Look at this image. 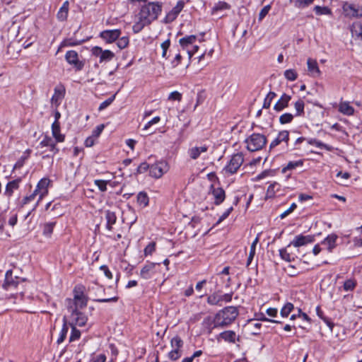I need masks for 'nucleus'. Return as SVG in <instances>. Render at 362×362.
Returning <instances> with one entry per match:
<instances>
[{
  "mask_svg": "<svg viewBox=\"0 0 362 362\" xmlns=\"http://www.w3.org/2000/svg\"><path fill=\"white\" fill-rule=\"evenodd\" d=\"M339 110L346 115H352L354 112V109L353 107L349 105V103L343 102L339 104Z\"/></svg>",
  "mask_w": 362,
  "mask_h": 362,
  "instance_id": "obj_32",
  "label": "nucleus"
},
{
  "mask_svg": "<svg viewBox=\"0 0 362 362\" xmlns=\"http://www.w3.org/2000/svg\"><path fill=\"white\" fill-rule=\"evenodd\" d=\"M314 11L318 16L321 15H331L332 11L327 6H315L314 7Z\"/></svg>",
  "mask_w": 362,
  "mask_h": 362,
  "instance_id": "obj_40",
  "label": "nucleus"
},
{
  "mask_svg": "<svg viewBox=\"0 0 362 362\" xmlns=\"http://www.w3.org/2000/svg\"><path fill=\"white\" fill-rule=\"evenodd\" d=\"M351 35L362 41V22L354 23L351 28Z\"/></svg>",
  "mask_w": 362,
  "mask_h": 362,
  "instance_id": "obj_26",
  "label": "nucleus"
},
{
  "mask_svg": "<svg viewBox=\"0 0 362 362\" xmlns=\"http://www.w3.org/2000/svg\"><path fill=\"white\" fill-rule=\"evenodd\" d=\"M291 99V96L284 93L280 99L274 105V109L277 112L282 111L284 109L288 106V103Z\"/></svg>",
  "mask_w": 362,
  "mask_h": 362,
  "instance_id": "obj_20",
  "label": "nucleus"
},
{
  "mask_svg": "<svg viewBox=\"0 0 362 362\" xmlns=\"http://www.w3.org/2000/svg\"><path fill=\"white\" fill-rule=\"evenodd\" d=\"M81 337V332L72 325L71 332L69 337V341H74L78 339Z\"/></svg>",
  "mask_w": 362,
  "mask_h": 362,
  "instance_id": "obj_53",
  "label": "nucleus"
},
{
  "mask_svg": "<svg viewBox=\"0 0 362 362\" xmlns=\"http://www.w3.org/2000/svg\"><path fill=\"white\" fill-rule=\"evenodd\" d=\"M18 187V180H13L11 182H9L6 187V194L8 196H11L13 193V190L17 189Z\"/></svg>",
  "mask_w": 362,
  "mask_h": 362,
  "instance_id": "obj_45",
  "label": "nucleus"
},
{
  "mask_svg": "<svg viewBox=\"0 0 362 362\" xmlns=\"http://www.w3.org/2000/svg\"><path fill=\"white\" fill-rule=\"evenodd\" d=\"M128 45H129V37H122L120 38L119 37L118 38L117 46L120 49H124V48L127 47Z\"/></svg>",
  "mask_w": 362,
  "mask_h": 362,
  "instance_id": "obj_56",
  "label": "nucleus"
},
{
  "mask_svg": "<svg viewBox=\"0 0 362 362\" xmlns=\"http://www.w3.org/2000/svg\"><path fill=\"white\" fill-rule=\"evenodd\" d=\"M294 309V306L291 303H287L284 305V306L281 310V315L284 317H286L291 313V311Z\"/></svg>",
  "mask_w": 362,
  "mask_h": 362,
  "instance_id": "obj_42",
  "label": "nucleus"
},
{
  "mask_svg": "<svg viewBox=\"0 0 362 362\" xmlns=\"http://www.w3.org/2000/svg\"><path fill=\"white\" fill-rule=\"evenodd\" d=\"M52 136L56 140V142H63L65 136L64 134H60V124L58 121H54L52 124Z\"/></svg>",
  "mask_w": 362,
  "mask_h": 362,
  "instance_id": "obj_22",
  "label": "nucleus"
},
{
  "mask_svg": "<svg viewBox=\"0 0 362 362\" xmlns=\"http://www.w3.org/2000/svg\"><path fill=\"white\" fill-rule=\"evenodd\" d=\"M288 248L289 247H288L287 246L286 248H282L279 250V255L281 259L291 262L295 259L296 256L293 255L292 252H289L288 250Z\"/></svg>",
  "mask_w": 362,
  "mask_h": 362,
  "instance_id": "obj_30",
  "label": "nucleus"
},
{
  "mask_svg": "<svg viewBox=\"0 0 362 362\" xmlns=\"http://www.w3.org/2000/svg\"><path fill=\"white\" fill-rule=\"evenodd\" d=\"M314 236L313 235H303L302 234L296 235L294 239L288 245V247H290L291 245L295 247H299L301 246H304L308 243H311L314 242Z\"/></svg>",
  "mask_w": 362,
  "mask_h": 362,
  "instance_id": "obj_11",
  "label": "nucleus"
},
{
  "mask_svg": "<svg viewBox=\"0 0 362 362\" xmlns=\"http://www.w3.org/2000/svg\"><path fill=\"white\" fill-rule=\"evenodd\" d=\"M150 166L151 165L146 162L141 163L136 168V173L141 174L146 172L148 169L150 170Z\"/></svg>",
  "mask_w": 362,
  "mask_h": 362,
  "instance_id": "obj_59",
  "label": "nucleus"
},
{
  "mask_svg": "<svg viewBox=\"0 0 362 362\" xmlns=\"http://www.w3.org/2000/svg\"><path fill=\"white\" fill-rule=\"evenodd\" d=\"M289 140V132L286 130L281 131L279 133L277 137L274 139L270 144L269 148H273L279 145L282 141L288 143Z\"/></svg>",
  "mask_w": 362,
  "mask_h": 362,
  "instance_id": "obj_19",
  "label": "nucleus"
},
{
  "mask_svg": "<svg viewBox=\"0 0 362 362\" xmlns=\"http://www.w3.org/2000/svg\"><path fill=\"white\" fill-rule=\"evenodd\" d=\"M209 194H211L214 199V204L220 205L226 199V193L223 188L215 187L214 185H211Z\"/></svg>",
  "mask_w": 362,
  "mask_h": 362,
  "instance_id": "obj_10",
  "label": "nucleus"
},
{
  "mask_svg": "<svg viewBox=\"0 0 362 362\" xmlns=\"http://www.w3.org/2000/svg\"><path fill=\"white\" fill-rule=\"evenodd\" d=\"M181 99H182V94L177 91L172 92L168 96V100H170L180 101Z\"/></svg>",
  "mask_w": 362,
  "mask_h": 362,
  "instance_id": "obj_63",
  "label": "nucleus"
},
{
  "mask_svg": "<svg viewBox=\"0 0 362 362\" xmlns=\"http://www.w3.org/2000/svg\"><path fill=\"white\" fill-rule=\"evenodd\" d=\"M356 286V283L351 279L346 280L344 284V289L345 291H351Z\"/></svg>",
  "mask_w": 362,
  "mask_h": 362,
  "instance_id": "obj_61",
  "label": "nucleus"
},
{
  "mask_svg": "<svg viewBox=\"0 0 362 362\" xmlns=\"http://www.w3.org/2000/svg\"><path fill=\"white\" fill-rule=\"evenodd\" d=\"M65 95V88L63 85H59L54 88V93L51 98V103L56 107L59 106L61 100Z\"/></svg>",
  "mask_w": 362,
  "mask_h": 362,
  "instance_id": "obj_16",
  "label": "nucleus"
},
{
  "mask_svg": "<svg viewBox=\"0 0 362 362\" xmlns=\"http://www.w3.org/2000/svg\"><path fill=\"white\" fill-rule=\"evenodd\" d=\"M106 356L103 354H100L95 356H93L90 361V362H105Z\"/></svg>",
  "mask_w": 362,
  "mask_h": 362,
  "instance_id": "obj_64",
  "label": "nucleus"
},
{
  "mask_svg": "<svg viewBox=\"0 0 362 362\" xmlns=\"http://www.w3.org/2000/svg\"><path fill=\"white\" fill-rule=\"evenodd\" d=\"M83 42H84V40H73V39H67V40H64L62 42L60 47H68V46H70V47L76 46V45H81Z\"/></svg>",
  "mask_w": 362,
  "mask_h": 362,
  "instance_id": "obj_47",
  "label": "nucleus"
},
{
  "mask_svg": "<svg viewBox=\"0 0 362 362\" xmlns=\"http://www.w3.org/2000/svg\"><path fill=\"white\" fill-rule=\"evenodd\" d=\"M207 150H208V146L206 145H204V146H199V147H197V146L193 147L189 150L188 153H189V157L192 159L196 160L199 157V156L202 153H205L207 151Z\"/></svg>",
  "mask_w": 362,
  "mask_h": 362,
  "instance_id": "obj_23",
  "label": "nucleus"
},
{
  "mask_svg": "<svg viewBox=\"0 0 362 362\" xmlns=\"http://www.w3.org/2000/svg\"><path fill=\"white\" fill-rule=\"evenodd\" d=\"M69 3L68 1H66L64 2L62 7L59 8L58 13H57V18L61 21H64L66 20L69 13Z\"/></svg>",
  "mask_w": 362,
  "mask_h": 362,
  "instance_id": "obj_29",
  "label": "nucleus"
},
{
  "mask_svg": "<svg viewBox=\"0 0 362 362\" xmlns=\"http://www.w3.org/2000/svg\"><path fill=\"white\" fill-rule=\"evenodd\" d=\"M115 57V54L110 50H103L100 57V63L107 62L111 61Z\"/></svg>",
  "mask_w": 362,
  "mask_h": 362,
  "instance_id": "obj_38",
  "label": "nucleus"
},
{
  "mask_svg": "<svg viewBox=\"0 0 362 362\" xmlns=\"http://www.w3.org/2000/svg\"><path fill=\"white\" fill-rule=\"evenodd\" d=\"M121 35L120 30H107L100 33V36L107 42L111 43L117 40Z\"/></svg>",
  "mask_w": 362,
  "mask_h": 362,
  "instance_id": "obj_15",
  "label": "nucleus"
},
{
  "mask_svg": "<svg viewBox=\"0 0 362 362\" xmlns=\"http://www.w3.org/2000/svg\"><path fill=\"white\" fill-rule=\"evenodd\" d=\"M303 165V160L295 161H289L286 167L282 169V173H285L287 170H292L298 167H301Z\"/></svg>",
  "mask_w": 362,
  "mask_h": 362,
  "instance_id": "obj_34",
  "label": "nucleus"
},
{
  "mask_svg": "<svg viewBox=\"0 0 362 362\" xmlns=\"http://www.w3.org/2000/svg\"><path fill=\"white\" fill-rule=\"evenodd\" d=\"M159 265L156 263H148L145 264L140 272V276L144 279H148L153 277L156 272V267Z\"/></svg>",
  "mask_w": 362,
  "mask_h": 362,
  "instance_id": "obj_17",
  "label": "nucleus"
},
{
  "mask_svg": "<svg viewBox=\"0 0 362 362\" xmlns=\"http://www.w3.org/2000/svg\"><path fill=\"white\" fill-rule=\"evenodd\" d=\"M295 115L291 113H284L279 117V122L282 124L291 122Z\"/></svg>",
  "mask_w": 362,
  "mask_h": 362,
  "instance_id": "obj_49",
  "label": "nucleus"
},
{
  "mask_svg": "<svg viewBox=\"0 0 362 362\" xmlns=\"http://www.w3.org/2000/svg\"><path fill=\"white\" fill-rule=\"evenodd\" d=\"M161 11L162 4L159 2H149L142 6L137 15V21L133 25V32L138 33L141 31L145 26L158 18Z\"/></svg>",
  "mask_w": 362,
  "mask_h": 362,
  "instance_id": "obj_1",
  "label": "nucleus"
},
{
  "mask_svg": "<svg viewBox=\"0 0 362 362\" xmlns=\"http://www.w3.org/2000/svg\"><path fill=\"white\" fill-rule=\"evenodd\" d=\"M280 185L277 182L271 184L267 189V197L272 198L275 195L276 191L279 189Z\"/></svg>",
  "mask_w": 362,
  "mask_h": 362,
  "instance_id": "obj_43",
  "label": "nucleus"
},
{
  "mask_svg": "<svg viewBox=\"0 0 362 362\" xmlns=\"http://www.w3.org/2000/svg\"><path fill=\"white\" fill-rule=\"evenodd\" d=\"M230 8V6L225 1H218L212 8V13H214L219 11L227 10Z\"/></svg>",
  "mask_w": 362,
  "mask_h": 362,
  "instance_id": "obj_44",
  "label": "nucleus"
},
{
  "mask_svg": "<svg viewBox=\"0 0 362 362\" xmlns=\"http://www.w3.org/2000/svg\"><path fill=\"white\" fill-rule=\"evenodd\" d=\"M173 349L180 350L183 346V341L179 336L174 337L170 341Z\"/></svg>",
  "mask_w": 362,
  "mask_h": 362,
  "instance_id": "obj_41",
  "label": "nucleus"
},
{
  "mask_svg": "<svg viewBox=\"0 0 362 362\" xmlns=\"http://www.w3.org/2000/svg\"><path fill=\"white\" fill-rule=\"evenodd\" d=\"M221 338L226 341L234 343L236 340V334L232 330L224 331L220 334Z\"/></svg>",
  "mask_w": 362,
  "mask_h": 362,
  "instance_id": "obj_31",
  "label": "nucleus"
},
{
  "mask_svg": "<svg viewBox=\"0 0 362 362\" xmlns=\"http://www.w3.org/2000/svg\"><path fill=\"white\" fill-rule=\"evenodd\" d=\"M84 286L78 285L74 289V300L80 299L81 298H86L84 296Z\"/></svg>",
  "mask_w": 362,
  "mask_h": 362,
  "instance_id": "obj_39",
  "label": "nucleus"
},
{
  "mask_svg": "<svg viewBox=\"0 0 362 362\" xmlns=\"http://www.w3.org/2000/svg\"><path fill=\"white\" fill-rule=\"evenodd\" d=\"M244 161L243 154L242 153H237L232 156L228 163L225 166L224 170L230 174L233 175L235 173L240 167L242 165Z\"/></svg>",
  "mask_w": 362,
  "mask_h": 362,
  "instance_id": "obj_5",
  "label": "nucleus"
},
{
  "mask_svg": "<svg viewBox=\"0 0 362 362\" xmlns=\"http://www.w3.org/2000/svg\"><path fill=\"white\" fill-rule=\"evenodd\" d=\"M197 40V36L194 35L185 36L180 39L179 42L183 50H185L188 54L189 59L190 60L192 57L199 49L197 45H194V42Z\"/></svg>",
  "mask_w": 362,
  "mask_h": 362,
  "instance_id": "obj_4",
  "label": "nucleus"
},
{
  "mask_svg": "<svg viewBox=\"0 0 362 362\" xmlns=\"http://www.w3.org/2000/svg\"><path fill=\"white\" fill-rule=\"evenodd\" d=\"M185 6V2L182 0L178 1L175 6L169 11L165 16V22L170 23L176 19L179 13L182 11Z\"/></svg>",
  "mask_w": 362,
  "mask_h": 362,
  "instance_id": "obj_12",
  "label": "nucleus"
},
{
  "mask_svg": "<svg viewBox=\"0 0 362 362\" xmlns=\"http://www.w3.org/2000/svg\"><path fill=\"white\" fill-rule=\"evenodd\" d=\"M284 76L287 80L293 81L297 78L298 74L295 70L288 69L284 71Z\"/></svg>",
  "mask_w": 362,
  "mask_h": 362,
  "instance_id": "obj_50",
  "label": "nucleus"
},
{
  "mask_svg": "<svg viewBox=\"0 0 362 362\" xmlns=\"http://www.w3.org/2000/svg\"><path fill=\"white\" fill-rule=\"evenodd\" d=\"M207 303L211 305L222 306L221 292L216 291L207 297Z\"/></svg>",
  "mask_w": 362,
  "mask_h": 362,
  "instance_id": "obj_25",
  "label": "nucleus"
},
{
  "mask_svg": "<svg viewBox=\"0 0 362 362\" xmlns=\"http://www.w3.org/2000/svg\"><path fill=\"white\" fill-rule=\"evenodd\" d=\"M238 315V310L235 306H228L219 310L214 320L211 317L204 319V323L211 325L214 323V327H223L230 325Z\"/></svg>",
  "mask_w": 362,
  "mask_h": 362,
  "instance_id": "obj_2",
  "label": "nucleus"
},
{
  "mask_svg": "<svg viewBox=\"0 0 362 362\" xmlns=\"http://www.w3.org/2000/svg\"><path fill=\"white\" fill-rule=\"evenodd\" d=\"M156 243L153 242L150 243L144 249V255L146 256L151 255L155 251Z\"/></svg>",
  "mask_w": 362,
  "mask_h": 362,
  "instance_id": "obj_58",
  "label": "nucleus"
},
{
  "mask_svg": "<svg viewBox=\"0 0 362 362\" xmlns=\"http://www.w3.org/2000/svg\"><path fill=\"white\" fill-rule=\"evenodd\" d=\"M67 307L69 305H72L74 308H76L77 310L78 308H83L86 307L87 302H88V298H81L80 299L77 300H71V299H67Z\"/></svg>",
  "mask_w": 362,
  "mask_h": 362,
  "instance_id": "obj_24",
  "label": "nucleus"
},
{
  "mask_svg": "<svg viewBox=\"0 0 362 362\" xmlns=\"http://www.w3.org/2000/svg\"><path fill=\"white\" fill-rule=\"evenodd\" d=\"M286 272L290 276H296L300 272L298 271L295 266L289 264L286 269Z\"/></svg>",
  "mask_w": 362,
  "mask_h": 362,
  "instance_id": "obj_55",
  "label": "nucleus"
},
{
  "mask_svg": "<svg viewBox=\"0 0 362 362\" xmlns=\"http://www.w3.org/2000/svg\"><path fill=\"white\" fill-rule=\"evenodd\" d=\"M50 183V180L48 178H42L37 183V187L35 190H37L38 193H40L38 202L40 201L42 197L47 194V187Z\"/></svg>",
  "mask_w": 362,
  "mask_h": 362,
  "instance_id": "obj_18",
  "label": "nucleus"
},
{
  "mask_svg": "<svg viewBox=\"0 0 362 362\" xmlns=\"http://www.w3.org/2000/svg\"><path fill=\"white\" fill-rule=\"evenodd\" d=\"M19 282V277L13 276L12 270H8L5 274V281L3 284V288L6 290H8L11 288H16Z\"/></svg>",
  "mask_w": 362,
  "mask_h": 362,
  "instance_id": "obj_13",
  "label": "nucleus"
},
{
  "mask_svg": "<svg viewBox=\"0 0 362 362\" xmlns=\"http://www.w3.org/2000/svg\"><path fill=\"white\" fill-rule=\"evenodd\" d=\"M294 107L296 111L294 115L296 117L303 116L305 114L304 108H305V103L302 99H298L294 103Z\"/></svg>",
  "mask_w": 362,
  "mask_h": 362,
  "instance_id": "obj_33",
  "label": "nucleus"
},
{
  "mask_svg": "<svg viewBox=\"0 0 362 362\" xmlns=\"http://www.w3.org/2000/svg\"><path fill=\"white\" fill-rule=\"evenodd\" d=\"M137 202L142 207L148 206L149 198L147 194L144 192H140L137 195Z\"/></svg>",
  "mask_w": 362,
  "mask_h": 362,
  "instance_id": "obj_36",
  "label": "nucleus"
},
{
  "mask_svg": "<svg viewBox=\"0 0 362 362\" xmlns=\"http://www.w3.org/2000/svg\"><path fill=\"white\" fill-rule=\"evenodd\" d=\"M337 238L338 236L336 234L332 233L327 235V237L322 241V244L325 245L328 251L331 252H332V250L337 246L336 241Z\"/></svg>",
  "mask_w": 362,
  "mask_h": 362,
  "instance_id": "obj_21",
  "label": "nucleus"
},
{
  "mask_svg": "<svg viewBox=\"0 0 362 362\" xmlns=\"http://www.w3.org/2000/svg\"><path fill=\"white\" fill-rule=\"evenodd\" d=\"M105 218L107 221L106 228L109 230L112 229V226L116 223L117 216L115 212L107 210L105 211Z\"/></svg>",
  "mask_w": 362,
  "mask_h": 362,
  "instance_id": "obj_28",
  "label": "nucleus"
},
{
  "mask_svg": "<svg viewBox=\"0 0 362 362\" xmlns=\"http://www.w3.org/2000/svg\"><path fill=\"white\" fill-rule=\"evenodd\" d=\"M169 170V166L165 161H159L150 166L149 173L151 177L160 178Z\"/></svg>",
  "mask_w": 362,
  "mask_h": 362,
  "instance_id": "obj_7",
  "label": "nucleus"
},
{
  "mask_svg": "<svg viewBox=\"0 0 362 362\" xmlns=\"http://www.w3.org/2000/svg\"><path fill=\"white\" fill-rule=\"evenodd\" d=\"M68 310L71 313V316L74 317L75 324L80 327L84 326L87 322V317L72 305L68 306Z\"/></svg>",
  "mask_w": 362,
  "mask_h": 362,
  "instance_id": "obj_14",
  "label": "nucleus"
},
{
  "mask_svg": "<svg viewBox=\"0 0 362 362\" xmlns=\"http://www.w3.org/2000/svg\"><path fill=\"white\" fill-rule=\"evenodd\" d=\"M56 140H53L50 136H45L43 139L37 146V149L38 150L37 153L40 155L45 153L46 151H42V148L47 147L52 156L55 155L59 151V149L56 146Z\"/></svg>",
  "mask_w": 362,
  "mask_h": 362,
  "instance_id": "obj_6",
  "label": "nucleus"
},
{
  "mask_svg": "<svg viewBox=\"0 0 362 362\" xmlns=\"http://www.w3.org/2000/svg\"><path fill=\"white\" fill-rule=\"evenodd\" d=\"M105 126L104 124H100L97 126L93 131L92 135L94 138H97L100 136V134L102 133Z\"/></svg>",
  "mask_w": 362,
  "mask_h": 362,
  "instance_id": "obj_62",
  "label": "nucleus"
},
{
  "mask_svg": "<svg viewBox=\"0 0 362 362\" xmlns=\"http://www.w3.org/2000/svg\"><path fill=\"white\" fill-rule=\"evenodd\" d=\"M66 61L73 65L76 71H81L84 66V62L78 59V53L74 50H69L65 54Z\"/></svg>",
  "mask_w": 362,
  "mask_h": 362,
  "instance_id": "obj_8",
  "label": "nucleus"
},
{
  "mask_svg": "<svg viewBox=\"0 0 362 362\" xmlns=\"http://www.w3.org/2000/svg\"><path fill=\"white\" fill-rule=\"evenodd\" d=\"M63 321H64V324H63L62 330L60 332L59 337L57 341V344H59L62 343L64 341V340L66 339V334H67V332L69 330V327L66 324V320L65 317H64Z\"/></svg>",
  "mask_w": 362,
  "mask_h": 362,
  "instance_id": "obj_35",
  "label": "nucleus"
},
{
  "mask_svg": "<svg viewBox=\"0 0 362 362\" xmlns=\"http://www.w3.org/2000/svg\"><path fill=\"white\" fill-rule=\"evenodd\" d=\"M308 144H310V145L315 146L321 149L324 148L329 151L333 150L332 146L325 144L315 139H310V140H308Z\"/></svg>",
  "mask_w": 362,
  "mask_h": 362,
  "instance_id": "obj_37",
  "label": "nucleus"
},
{
  "mask_svg": "<svg viewBox=\"0 0 362 362\" xmlns=\"http://www.w3.org/2000/svg\"><path fill=\"white\" fill-rule=\"evenodd\" d=\"M108 182L109 181L103 180H95L94 181L95 185L101 192H105L107 190V185Z\"/></svg>",
  "mask_w": 362,
  "mask_h": 362,
  "instance_id": "obj_52",
  "label": "nucleus"
},
{
  "mask_svg": "<svg viewBox=\"0 0 362 362\" xmlns=\"http://www.w3.org/2000/svg\"><path fill=\"white\" fill-rule=\"evenodd\" d=\"M170 46V39H168L165 40L163 42L161 43V49H162V57L165 59H168V56L167 54L168 49H169Z\"/></svg>",
  "mask_w": 362,
  "mask_h": 362,
  "instance_id": "obj_51",
  "label": "nucleus"
},
{
  "mask_svg": "<svg viewBox=\"0 0 362 362\" xmlns=\"http://www.w3.org/2000/svg\"><path fill=\"white\" fill-rule=\"evenodd\" d=\"M271 9V5L268 4L263 7L259 13V21H262L269 13Z\"/></svg>",
  "mask_w": 362,
  "mask_h": 362,
  "instance_id": "obj_60",
  "label": "nucleus"
},
{
  "mask_svg": "<svg viewBox=\"0 0 362 362\" xmlns=\"http://www.w3.org/2000/svg\"><path fill=\"white\" fill-rule=\"evenodd\" d=\"M55 224V222H49L45 223L43 226V234L46 236H50L53 232Z\"/></svg>",
  "mask_w": 362,
  "mask_h": 362,
  "instance_id": "obj_46",
  "label": "nucleus"
},
{
  "mask_svg": "<svg viewBox=\"0 0 362 362\" xmlns=\"http://www.w3.org/2000/svg\"><path fill=\"white\" fill-rule=\"evenodd\" d=\"M267 137L258 133H253L248 136L245 142L246 143V148L251 152L261 150L267 144Z\"/></svg>",
  "mask_w": 362,
  "mask_h": 362,
  "instance_id": "obj_3",
  "label": "nucleus"
},
{
  "mask_svg": "<svg viewBox=\"0 0 362 362\" xmlns=\"http://www.w3.org/2000/svg\"><path fill=\"white\" fill-rule=\"evenodd\" d=\"M308 70L314 76H318L320 74L316 60L309 58L307 61Z\"/></svg>",
  "mask_w": 362,
  "mask_h": 362,
  "instance_id": "obj_27",
  "label": "nucleus"
},
{
  "mask_svg": "<svg viewBox=\"0 0 362 362\" xmlns=\"http://www.w3.org/2000/svg\"><path fill=\"white\" fill-rule=\"evenodd\" d=\"M182 355L181 350L173 349L169 354V358L173 361L177 360Z\"/></svg>",
  "mask_w": 362,
  "mask_h": 362,
  "instance_id": "obj_57",
  "label": "nucleus"
},
{
  "mask_svg": "<svg viewBox=\"0 0 362 362\" xmlns=\"http://www.w3.org/2000/svg\"><path fill=\"white\" fill-rule=\"evenodd\" d=\"M343 10L346 16L349 17L360 18L362 16V7L353 4L346 2L343 5Z\"/></svg>",
  "mask_w": 362,
  "mask_h": 362,
  "instance_id": "obj_9",
  "label": "nucleus"
},
{
  "mask_svg": "<svg viewBox=\"0 0 362 362\" xmlns=\"http://www.w3.org/2000/svg\"><path fill=\"white\" fill-rule=\"evenodd\" d=\"M276 93L274 92L270 91L267 95L266 96L264 103H263V108L268 109L269 108L272 100L275 98Z\"/></svg>",
  "mask_w": 362,
  "mask_h": 362,
  "instance_id": "obj_48",
  "label": "nucleus"
},
{
  "mask_svg": "<svg viewBox=\"0 0 362 362\" xmlns=\"http://www.w3.org/2000/svg\"><path fill=\"white\" fill-rule=\"evenodd\" d=\"M115 98V95H112V97H110V98H107V100H105V101H103L102 103H100V105L98 107V110L102 111L104 109H105L106 107H107L114 101Z\"/></svg>",
  "mask_w": 362,
  "mask_h": 362,
  "instance_id": "obj_54",
  "label": "nucleus"
}]
</instances>
